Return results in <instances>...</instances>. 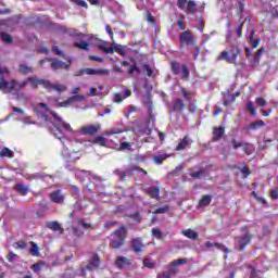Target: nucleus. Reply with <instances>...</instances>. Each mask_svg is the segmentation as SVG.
I'll list each match as a JSON object with an SVG mask.
<instances>
[{
	"mask_svg": "<svg viewBox=\"0 0 278 278\" xmlns=\"http://www.w3.org/2000/svg\"><path fill=\"white\" fill-rule=\"evenodd\" d=\"M72 3L79 5V8H88V3L85 0H72Z\"/></svg>",
	"mask_w": 278,
	"mask_h": 278,
	"instance_id": "nucleus-62",
	"label": "nucleus"
},
{
	"mask_svg": "<svg viewBox=\"0 0 278 278\" xmlns=\"http://www.w3.org/2000/svg\"><path fill=\"white\" fill-rule=\"evenodd\" d=\"M39 86H42L46 90H55L56 92H64L66 90L64 85H53L47 79H39Z\"/></svg>",
	"mask_w": 278,
	"mask_h": 278,
	"instance_id": "nucleus-11",
	"label": "nucleus"
},
{
	"mask_svg": "<svg viewBox=\"0 0 278 278\" xmlns=\"http://www.w3.org/2000/svg\"><path fill=\"white\" fill-rule=\"evenodd\" d=\"M223 136H225V126L213 127L212 142H219L223 140Z\"/></svg>",
	"mask_w": 278,
	"mask_h": 278,
	"instance_id": "nucleus-13",
	"label": "nucleus"
},
{
	"mask_svg": "<svg viewBox=\"0 0 278 278\" xmlns=\"http://www.w3.org/2000/svg\"><path fill=\"white\" fill-rule=\"evenodd\" d=\"M124 132H125L124 129L112 128L111 130L106 131V136H116L118 134H124Z\"/></svg>",
	"mask_w": 278,
	"mask_h": 278,
	"instance_id": "nucleus-54",
	"label": "nucleus"
},
{
	"mask_svg": "<svg viewBox=\"0 0 278 278\" xmlns=\"http://www.w3.org/2000/svg\"><path fill=\"white\" fill-rule=\"evenodd\" d=\"M255 103L258 108H264L267 104V102L264 98H256Z\"/></svg>",
	"mask_w": 278,
	"mask_h": 278,
	"instance_id": "nucleus-60",
	"label": "nucleus"
},
{
	"mask_svg": "<svg viewBox=\"0 0 278 278\" xmlns=\"http://www.w3.org/2000/svg\"><path fill=\"white\" fill-rule=\"evenodd\" d=\"M134 160L136 162H147V154H136Z\"/></svg>",
	"mask_w": 278,
	"mask_h": 278,
	"instance_id": "nucleus-61",
	"label": "nucleus"
},
{
	"mask_svg": "<svg viewBox=\"0 0 278 278\" xmlns=\"http://www.w3.org/2000/svg\"><path fill=\"white\" fill-rule=\"evenodd\" d=\"M16 257H18V255H16L14 252H10L7 255V260L8 262H10L11 264H14V262H16Z\"/></svg>",
	"mask_w": 278,
	"mask_h": 278,
	"instance_id": "nucleus-58",
	"label": "nucleus"
},
{
	"mask_svg": "<svg viewBox=\"0 0 278 278\" xmlns=\"http://www.w3.org/2000/svg\"><path fill=\"white\" fill-rule=\"evenodd\" d=\"M188 147H190V137L185 136L176 146L175 151H184Z\"/></svg>",
	"mask_w": 278,
	"mask_h": 278,
	"instance_id": "nucleus-22",
	"label": "nucleus"
},
{
	"mask_svg": "<svg viewBox=\"0 0 278 278\" xmlns=\"http://www.w3.org/2000/svg\"><path fill=\"white\" fill-rule=\"evenodd\" d=\"M115 51H116L119 55H122V58H125V56L127 55V52H125V49H123V48L121 47V45L115 46Z\"/></svg>",
	"mask_w": 278,
	"mask_h": 278,
	"instance_id": "nucleus-63",
	"label": "nucleus"
},
{
	"mask_svg": "<svg viewBox=\"0 0 278 278\" xmlns=\"http://www.w3.org/2000/svg\"><path fill=\"white\" fill-rule=\"evenodd\" d=\"M242 149L245 155H251V153H253V144L250 142H243Z\"/></svg>",
	"mask_w": 278,
	"mask_h": 278,
	"instance_id": "nucleus-41",
	"label": "nucleus"
},
{
	"mask_svg": "<svg viewBox=\"0 0 278 278\" xmlns=\"http://www.w3.org/2000/svg\"><path fill=\"white\" fill-rule=\"evenodd\" d=\"M182 236L185 238H189V240H198L199 239V232L188 228L181 231Z\"/></svg>",
	"mask_w": 278,
	"mask_h": 278,
	"instance_id": "nucleus-24",
	"label": "nucleus"
},
{
	"mask_svg": "<svg viewBox=\"0 0 278 278\" xmlns=\"http://www.w3.org/2000/svg\"><path fill=\"white\" fill-rule=\"evenodd\" d=\"M101 266V257L98 253H94L90 256L88 264L85 267L80 268L83 277H86V270L93 273V270H99Z\"/></svg>",
	"mask_w": 278,
	"mask_h": 278,
	"instance_id": "nucleus-5",
	"label": "nucleus"
},
{
	"mask_svg": "<svg viewBox=\"0 0 278 278\" xmlns=\"http://www.w3.org/2000/svg\"><path fill=\"white\" fill-rule=\"evenodd\" d=\"M241 173L243 175V178L247 179V177H249V175H251V169L249 168L248 165H244L242 168H241Z\"/></svg>",
	"mask_w": 278,
	"mask_h": 278,
	"instance_id": "nucleus-59",
	"label": "nucleus"
},
{
	"mask_svg": "<svg viewBox=\"0 0 278 278\" xmlns=\"http://www.w3.org/2000/svg\"><path fill=\"white\" fill-rule=\"evenodd\" d=\"M13 190H15V192H17V194H20L21 197H27V194L29 193V187L23 184H16L13 187Z\"/></svg>",
	"mask_w": 278,
	"mask_h": 278,
	"instance_id": "nucleus-20",
	"label": "nucleus"
},
{
	"mask_svg": "<svg viewBox=\"0 0 278 278\" xmlns=\"http://www.w3.org/2000/svg\"><path fill=\"white\" fill-rule=\"evenodd\" d=\"M128 218H131L136 223H140L142 220V216H140V212L132 213L128 216Z\"/></svg>",
	"mask_w": 278,
	"mask_h": 278,
	"instance_id": "nucleus-55",
	"label": "nucleus"
},
{
	"mask_svg": "<svg viewBox=\"0 0 278 278\" xmlns=\"http://www.w3.org/2000/svg\"><path fill=\"white\" fill-rule=\"evenodd\" d=\"M214 247L216 249H219V251H223L226 254L224 258L227 260V254H229V248L225 247V244L223 243H214Z\"/></svg>",
	"mask_w": 278,
	"mask_h": 278,
	"instance_id": "nucleus-47",
	"label": "nucleus"
},
{
	"mask_svg": "<svg viewBox=\"0 0 278 278\" xmlns=\"http://www.w3.org/2000/svg\"><path fill=\"white\" fill-rule=\"evenodd\" d=\"M64 199L65 197L60 189H56L50 193V201H52V203H64Z\"/></svg>",
	"mask_w": 278,
	"mask_h": 278,
	"instance_id": "nucleus-15",
	"label": "nucleus"
},
{
	"mask_svg": "<svg viewBox=\"0 0 278 278\" xmlns=\"http://www.w3.org/2000/svg\"><path fill=\"white\" fill-rule=\"evenodd\" d=\"M242 53V50L239 47L232 46L231 50H230V54L229 51L224 50L222 51L216 60L217 62H227V64H236V62H238V55H240Z\"/></svg>",
	"mask_w": 278,
	"mask_h": 278,
	"instance_id": "nucleus-3",
	"label": "nucleus"
},
{
	"mask_svg": "<svg viewBox=\"0 0 278 278\" xmlns=\"http://www.w3.org/2000/svg\"><path fill=\"white\" fill-rule=\"evenodd\" d=\"M247 110L250 112L251 116H255L257 114V111L255 110V104H253V101H249L247 103Z\"/></svg>",
	"mask_w": 278,
	"mask_h": 278,
	"instance_id": "nucleus-48",
	"label": "nucleus"
},
{
	"mask_svg": "<svg viewBox=\"0 0 278 278\" xmlns=\"http://www.w3.org/2000/svg\"><path fill=\"white\" fill-rule=\"evenodd\" d=\"M18 72L22 73V75H29V73H34V70L27 64H20Z\"/></svg>",
	"mask_w": 278,
	"mask_h": 278,
	"instance_id": "nucleus-34",
	"label": "nucleus"
},
{
	"mask_svg": "<svg viewBox=\"0 0 278 278\" xmlns=\"http://www.w3.org/2000/svg\"><path fill=\"white\" fill-rule=\"evenodd\" d=\"M180 92L185 99V101H192V94L188 92V90L184 87L180 88Z\"/></svg>",
	"mask_w": 278,
	"mask_h": 278,
	"instance_id": "nucleus-51",
	"label": "nucleus"
},
{
	"mask_svg": "<svg viewBox=\"0 0 278 278\" xmlns=\"http://www.w3.org/2000/svg\"><path fill=\"white\" fill-rule=\"evenodd\" d=\"M232 149L236 151L237 149H240L244 146V142L238 141L236 139H231Z\"/></svg>",
	"mask_w": 278,
	"mask_h": 278,
	"instance_id": "nucleus-56",
	"label": "nucleus"
},
{
	"mask_svg": "<svg viewBox=\"0 0 278 278\" xmlns=\"http://www.w3.org/2000/svg\"><path fill=\"white\" fill-rule=\"evenodd\" d=\"M147 249V244L142 241V238H135L131 241V250L136 255H140Z\"/></svg>",
	"mask_w": 278,
	"mask_h": 278,
	"instance_id": "nucleus-12",
	"label": "nucleus"
},
{
	"mask_svg": "<svg viewBox=\"0 0 278 278\" xmlns=\"http://www.w3.org/2000/svg\"><path fill=\"white\" fill-rule=\"evenodd\" d=\"M266 53V48L261 47L255 53H254V59L251 61L252 66H258L260 62L262 60V55Z\"/></svg>",
	"mask_w": 278,
	"mask_h": 278,
	"instance_id": "nucleus-17",
	"label": "nucleus"
},
{
	"mask_svg": "<svg viewBox=\"0 0 278 278\" xmlns=\"http://www.w3.org/2000/svg\"><path fill=\"white\" fill-rule=\"evenodd\" d=\"M88 75H99L100 77H108L110 75V70L99 68V70H88Z\"/></svg>",
	"mask_w": 278,
	"mask_h": 278,
	"instance_id": "nucleus-23",
	"label": "nucleus"
},
{
	"mask_svg": "<svg viewBox=\"0 0 278 278\" xmlns=\"http://www.w3.org/2000/svg\"><path fill=\"white\" fill-rule=\"evenodd\" d=\"M184 21H186V16L180 14L179 18L177 21V25H178L179 29H181L182 31H186V22H184Z\"/></svg>",
	"mask_w": 278,
	"mask_h": 278,
	"instance_id": "nucleus-46",
	"label": "nucleus"
},
{
	"mask_svg": "<svg viewBox=\"0 0 278 278\" xmlns=\"http://www.w3.org/2000/svg\"><path fill=\"white\" fill-rule=\"evenodd\" d=\"M186 3H188V0H177L178 10H186Z\"/></svg>",
	"mask_w": 278,
	"mask_h": 278,
	"instance_id": "nucleus-64",
	"label": "nucleus"
},
{
	"mask_svg": "<svg viewBox=\"0 0 278 278\" xmlns=\"http://www.w3.org/2000/svg\"><path fill=\"white\" fill-rule=\"evenodd\" d=\"M84 99L85 98H84L83 94H76V96H73V97L68 98L64 103L66 105H71L72 103L84 101Z\"/></svg>",
	"mask_w": 278,
	"mask_h": 278,
	"instance_id": "nucleus-32",
	"label": "nucleus"
},
{
	"mask_svg": "<svg viewBox=\"0 0 278 278\" xmlns=\"http://www.w3.org/2000/svg\"><path fill=\"white\" fill-rule=\"evenodd\" d=\"M30 245H31L29 250L30 255H33V257H40V248L38 247V243L31 241Z\"/></svg>",
	"mask_w": 278,
	"mask_h": 278,
	"instance_id": "nucleus-30",
	"label": "nucleus"
},
{
	"mask_svg": "<svg viewBox=\"0 0 278 278\" xmlns=\"http://www.w3.org/2000/svg\"><path fill=\"white\" fill-rule=\"evenodd\" d=\"M99 131H101V124L99 123L85 125L79 129V134H81V136H97Z\"/></svg>",
	"mask_w": 278,
	"mask_h": 278,
	"instance_id": "nucleus-9",
	"label": "nucleus"
},
{
	"mask_svg": "<svg viewBox=\"0 0 278 278\" xmlns=\"http://www.w3.org/2000/svg\"><path fill=\"white\" fill-rule=\"evenodd\" d=\"M189 175H190V177H192V179H202L203 175H205V168L202 167V168H200V170L192 172Z\"/></svg>",
	"mask_w": 278,
	"mask_h": 278,
	"instance_id": "nucleus-37",
	"label": "nucleus"
},
{
	"mask_svg": "<svg viewBox=\"0 0 278 278\" xmlns=\"http://www.w3.org/2000/svg\"><path fill=\"white\" fill-rule=\"evenodd\" d=\"M170 157V154H161L153 157V162L157 165L163 164L165 160H168Z\"/></svg>",
	"mask_w": 278,
	"mask_h": 278,
	"instance_id": "nucleus-38",
	"label": "nucleus"
},
{
	"mask_svg": "<svg viewBox=\"0 0 278 278\" xmlns=\"http://www.w3.org/2000/svg\"><path fill=\"white\" fill-rule=\"evenodd\" d=\"M34 110L35 112H38L39 114H41V118H43L46 123H51V116H52V118L55 121V123H52V125L53 127H55L58 131V132H54V137L58 138V140H62V138H64V132L62 131L61 127H63L65 131L73 132V127H71V124L64 122V119H62V117H60V115H58L55 111H51V109L47 103L41 102L37 104L34 108ZM47 113L51 114V116H49V114Z\"/></svg>",
	"mask_w": 278,
	"mask_h": 278,
	"instance_id": "nucleus-1",
	"label": "nucleus"
},
{
	"mask_svg": "<svg viewBox=\"0 0 278 278\" xmlns=\"http://www.w3.org/2000/svg\"><path fill=\"white\" fill-rule=\"evenodd\" d=\"M170 68H172L173 75H179V70L181 68V64H179V62L173 61L170 63Z\"/></svg>",
	"mask_w": 278,
	"mask_h": 278,
	"instance_id": "nucleus-42",
	"label": "nucleus"
},
{
	"mask_svg": "<svg viewBox=\"0 0 278 278\" xmlns=\"http://www.w3.org/2000/svg\"><path fill=\"white\" fill-rule=\"evenodd\" d=\"M180 38V47H194L195 45V40H194V34L192 33V30L187 29L184 30L182 33H180L179 35Z\"/></svg>",
	"mask_w": 278,
	"mask_h": 278,
	"instance_id": "nucleus-8",
	"label": "nucleus"
},
{
	"mask_svg": "<svg viewBox=\"0 0 278 278\" xmlns=\"http://www.w3.org/2000/svg\"><path fill=\"white\" fill-rule=\"evenodd\" d=\"M28 243L26 241L20 240L17 242L14 243V249H21L22 251H24L25 249H27Z\"/></svg>",
	"mask_w": 278,
	"mask_h": 278,
	"instance_id": "nucleus-50",
	"label": "nucleus"
},
{
	"mask_svg": "<svg viewBox=\"0 0 278 278\" xmlns=\"http://www.w3.org/2000/svg\"><path fill=\"white\" fill-rule=\"evenodd\" d=\"M47 228L51 229V231H60V233H64V228H62V225L58 222H49Z\"/></svg>",
	"mask_w": 278,
	"mask_h": 278,
	"instance_id": "nucleus-25",
	"label": "nucleus"
},
{
	"mask_svg": "<svg viewBox=\"0 0 278 278\" xmlns=\"http://www.w3.org/2000/svg\"><path fill=\"white\" fill-rule=\"evenodd\" d=\"M170 210V206L165 205L162 207L156 208L155 211H152V214H166Z\"/></svg>",
	"mask_w": 278,
	"mask_h": 278,
	"instance_id": "nucleus-53",
	"label": "nucleus"
},
{
	"mask_svg": "<svg viewBox=\"0 0 278 278\" xmlns=\"http://www.w3.org/2000/svg\"><path fill=\"white\" fill-rule=\"evenodd\" d=\"M0 157H14V151L10 150V148H3L0 150Z\"/></svg>",
	"mask_w": 278,
	"mask_h": 278,
	"instance_id": "nucleus-35",
	"label": "nucleus"
},
{
	"mask_svg": "<svg viewBox=\"0 0 278 278\" xmlns=\"http://www.w3.org/2000/svg\"><path fill=\"white\" fill-rule=\"evenodd\" d=\"M72 233L75 236V238H81L84 236V230L79 229L77 226H72Z\"/></svg>",
	"mask_w": 278,
	"mask_h": 278,
	"instance_id": "nucleus-44",
	"label": "nucleus"
},
{
	"mask_svg": "<svg viewBox=\"0 0 278 278\" xmlns=\"http://www.w3.org/2000/svg\"><path fill=\"white\" fill-rule=\"evenodd\" d=\"M45 261H39L35 264L31 265V270L35 273H40V270H42V266H45Z\"/></svg>",
	"mask_w": 278,
	"mask_h": 278,
	"instance_id": "nucleus-43",
	"label": "nucleus"
},
{
	"mask_svg": "<svg viewBox=\"0 0 278 278\" xmlns=\"http://www.w3.org/2000/svg\"><path fill=\"white\" fill-rule=\"evenodd\" d=\"M244 28V20L240 22V24L237 26V36L238 38H242V29Z\"/></svg>",
	"mask_w": 278,
	"mask_h": 278,
	"instance_id": "nucleus-57",
	"label": "nucleus"
},
{
	"mask_svg": "<svg viewBox=\"0 0 278 278\" xmlns=\"http://www.w3.org/2000/svg\"><path fill=\"white\" fill-rule=\"evenodd\" d=\"M181 68V79L186 81L188 77H190V70H188V66L186 64L180 65Z\"/></svg>",
	"mask_w": 278,
	"mask_h": 278,
	"instance_id": "nucleus-40",
	"label": "nucleus"
},
{
	"mask_svg": "<svg viewBox=\"0 0 278 278\" xmlns=\"http://www.w3.org/2000/svg\"><path fill=\"white\" fill-rule=\"evenodd\" d=\"M186 110V103L181 98H176L173 103V112H184Z\"/></svg>",
	"mask_w": 278,
	"mask_h": 278,
	"instance_id": "nucleus-19",
	"label": "nucleus"
},
{
	"mask_svg": "<svg viewBox=\"0 0 278 278\" xmlns=\"http://www.w3.org/2000/svg\"><path fill=\"white\" fill-rule=\"evenodd\" d=\"M151 232H152L153 238H156V240H163L164 239V235L162 233V230H160L157 228H152Z\"/></svg>",
	"mask_w": 278,
	"mask_h": 278,
	"instance_id": "nucleus-45",
	"label": "nucleus"
},
{
	"mask_svg": "<svg viewBox=\"0 0 278 278\" xmlns=\"http://www.w3.org/2000/svg\"><path fill=\"white\" fill-rule=\"evenodd\" d=\"M184 264H188V258L174 260L168 264V266H170L172 268H177L178 266H181Z\"/></svg>",
	"mask_w": 278,
	"mask_h": 278,
	"instance_id": "nucleus-31",
	"label": "nucleus"
},
{
	"mask_svg": "<svg viewBox=\"0 0 278 278\" xmlns=\"http://www.w3.org/2000/svg\"><path fill=\"white\" fill-rule=\"evenodd\" d=\"M114 265L118 268V270H123L125 266H131V260L125 256H117L115 258Z\"/></svg>",
	"mask_w": 278,
	"mask_h": 278,
	"instance_id": "nucleus-14",
	"label": "nucleus"
},
{
	"mask_svg": "<svg viewBox=\"0 0 278 278\" xmlns=\"http://www.w3.org/2000/svg\"><path fill=\"white\" fill-rule=\"evenodd\" d=\"M197 10H198L197 2H194V0H189L187 2V7H186L185 12L187 14H197Z\"/></svg>",
	"mask_w": 278,
	"mask_h": 278,
	"instance_id": "nucleus-26",
	"label": "nucleus"
},
{
	"mask_svg": "<svg viewBox=\"0 0 278 278\" xmlns=\"http://www.w3.org/2000/svg\"><path fill=\"white\" fill-rule=\"evenodd\" d=\"M0 38H1L2 42H4V45H12V42H14V38L12 37V35H10L5 31L0 33Z\"/></svg>",
	"mask_w": 278,
	"mask_h": 278,
	"instance_id": "nucleus-29",
	"label": "nucleus"
},
{
	"mask_svg": "<svg viewBox=\"0 0 278 278\" xmlns=\"http://www.w3.org/2000/svg\"><path fill=\"white\" fill-rule=\"evenodd\" d=\"M125 244H127V227L122 225L111 235L110 248L123 249Z\"/></svg>",
	"mask_w": 278,
	"mask_h": 278,
	"instance_id": "nucleus-2",
	"label": "nucleus"
},
{
	"mask_svg": "<svg viewBox=\"0 0 278 278\" xmlns=\"http://www.w3.org/2000/svg\"><path fill=\"white\" fill-rule=\"evenodd\" d=\"M146 193L148 194V197H150V199H155V201H160V187H148L146 189Z\"/></svg>",
	"mask_w": 278,
	"mask_h": 278,
	"instance_id": "nucleus-16",
	"label": "nucleus"
},
{
	"mask_svg": "<svg viewBox=\"0 0 278 278\" xmlns=\"http://www.w3.org/2000/svg\"><path fill=\"white\" fill-rule=\"evenodd\" d=\"M210 203H212V195L210 194L202 195V198L199 200L200 207H207Z\"/></svg>",
	"mask_w": 278,
	"mask_h": 278,
	"instance_id": "nucleus-28",
	"label": "nucleus"
},
{
	"mask_svg": "<svg viewBox=\"0 0 278 278\" xmlns=\"http://www.w3.org/2000/svg\"><path fill=\"white\" fill-rule=\"evenodd\" d=\"M77 223H78V225H80L83 227V229H92V224H88V223L84 222V218H81V217L77 218Z\"/></svg>",
	"mask_w": 278,
	"mask_h": 278,
	"instance_id": "nucleus-52",
	"label": "nucleus"
},
{
	"mask_svg": "<svg viewBox=\"0 0 278 278\" xmlns=\"http://www.w3.org/2000/svg\"><path fill=\"white\" fill-rule=\"evenodd\" d=\"M146 21L151 25H153L155 29H157V23L155 22V16H153V14H151L150 11L146 12Z\"/></svg>",
	"mask_w": 278,
	"mask_h": 278,
	"instance_id": "nucleus-39",
	"label": "nucleus"
},
{
	"mask_svg": "<svg viewBox=\"0 0 278 278\" xmlns=\"http://www.w3.org/2000/svg\"><path fill=\"white\" fill-rule=\"evenodd\" d=\"M91 142L92 144H99V147H105L108 144V139L105 137L98 136Z\"/></svg>",
	"mask_w": 278,
	"mask_h": 278,
	"instance_id": "nucleus-33",
	"label": "nucleus"
},
{
	"mask_svg": "<svg viewBox=\"0 0 278 278\" xmlns=\"http://www.w3.org/2000/svg\"><path fill=\"white\" fill-rule=\"evenodd\" d=\"M142 264L144 268H149L150 270H153V268H155V262H153V260H151L150 257H144L142 260Z\"/></svg>",
	"mask_w": 278,
	"mask_h": 278,
	"instance_id": "nucleus-36",
	"label": "nucleus"
},
{
	"mask_svg": "<svg viewBox=\"0 0 278 278\" xmlns=\"http://www.w3.org/2000/svg\"><path fill=\"white\" fill-rule=\"evenodd\" d=\"M5 77H10V70L8 67H0V90H9V92H12L18 81L11 79L10 83H8Z\"/></svg>",
	"mask_w": 278,
	"mask_h": 278,
	"instance_id": "nucleus-4",
	"label": "nucleus"
},
{
	"mask_svg": "<svg viewBox=\"0 0 278 278\" xmlns=\"http://www.w3.org/2000/svg\"><path fill=\"white\" fill-rule=\"evenodd\" d=\"M177 268L168 266V270L157 274L156 278H173L175 275H177Z\"/></svg>",
	"mask_w": 278,
	"mask_h": 278,
	"instance_id": "nucleus-18",
	"label": "nucleus"
},
{
	"mask_svg": "<svg viewBox=\"0 0 278 278\" xmlns=\"http://www.w3.org/2000/svg\"><path fill=\"white\" fill-rule=\"evenodd\" d=\"M261 127H266V123L264 121L258 119L250 123L247 127L248 131H257Z\"/></svg>",
	"mask_w": 278,
	"mask_h": 278,
	"instance_id": "nucleus-21",
	"label": "nucleus"
},
{
	"mask_svg": "<svg viewBox=\"0 0 278 278\" xmlns=\"http://www.w3.org/2000/svg\"><path fill=\"white\" fill-rule=\"evenodd\" d=\"M26 81L27 84H30V88H33V90H37L38 86H40V78L36 76L26 78Z\"/></svg>",
	"mask_w": 278,
	"mask_h": 278,
	"instance_id": "nucleus-27",
	"label": "nucleus"
},
{
	"mask_svg": "<svg viewBox=\"0 0 278 278\" xmlns=\"http://www.w3.org/2000/svg\"><path fill=\"white\" fill-rule=\"evenodd\" d=\"M46 62H50V68H52V71H68V68H71V61L68 64L53 58H45L39 61L41 66H45Z\"/></svg>",
	"mask_w": 278,
	"mask_h": 278,
	"instance_id": "nucleus-6",
	"label": "nucleus"
},
{
	"mask_svg": "<svg viewBox=\"0 0 278 278\" xmlns=\"http://www.w3.org/2000/svg\"><path fill=\"white\" fill-rule=\"evenodd\" d=\"M242 231H244V235L236 238V240L241 242V244L238 247V251H244V249H247V247H249V244H251L255 238V235L249 232V228L247 226L242 228Z\"/></svg>",
	"mask_w": 278,
	"mask_h": 278,
	"instance_id": "nucleus-7",
	"label": "nucleus"
},
{
	"mask_svg": "<svg viewBox=\"0 0 278 278\" xmlns=\"http://www.w3.org/2000/svg\"><path fill=\"white\" fill-rule=\"evenodd\" d=\"M98 48L100 49V51H103L106 54L114 53L115 51V47H106L103 45H99Z\"/></svg>",
	"mask_w": 278,
	"mask_h": 278,
	"instance_id": "nucleus-49",
	"label": "nucleus"
},
{
	"mask_svg": "<svg viewBox=\"0 0 278 278\" xmlns=\"http://www.w3.org/2000/svg\"><path fill=\"white\" fill-rule=\"evenodd\" d=\"M74 35L80 38V41L74 42V47L76 49H81L83 51H88V49H90V42L86 41V35L81 34L77 29L74 30Z\"/></svg>",
	"mask_w": 278,
	"mask_h": 278,
	"instance_id": "nucleus-10",
	"label": "nucleus"
}]
</instances>
